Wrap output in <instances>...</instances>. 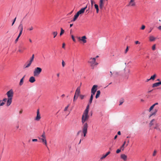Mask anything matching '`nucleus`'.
<instances>
[{
  "label": "nucleus",
  "mask_w": 161,
  "mask_h": 161,
  "mask_svg": "<svg viewBox=\"0 0 161 161\" xmlns=\"http://www.w3.org/2000/svg\"><path fill=\"white\" fill-rule=\"evenodd\" d=\"M88 113L84 112L82 116L81 122L83 124V126L82 127V131L81 130H79L77 133V135H79V134L81 133V136L85 137L86 134L87 132V129L88 127V124L87 123H85L89 118V116L88 115Z\"/></svg>",
  "instance_id": "nucleus-1"
},
{
  "label": "nucleus",
  "mask_w": 161,
  "mask_h": 161,
  "mask_svg": "<svg viewBox=\"0 0 161 161\" xmlns=\"http://www.w3.org/2000/svg\"><path fill=\"white\" fill-rule=\"evenodd\" d=\"M42 71V69L40 67H36L34 69L33 71L34 76H38Z\"/></svg>",
  "instance_id": "nucleus-2"
},
{
  "label": "nucleus",
  "mask_w": 161,
  "mask_h": 161,
  "mask_svg": "<svg viewBox=\"0 0 161 161\" xmlns=\"http://www.w3.org/2000/svg\"><path fill=\"white\" fill-rule=\"evenodd\" d=\"M96 60L95 58H91L88 61V63L90 64L91 66L92 67V69L94 68L95 65L98 64V63L96 62Z\"/></svg>",
  "instance_id": "nucleus-3"
},
{
  "label": "nucleus",
  "mask_w": 161,
  "mask_h": 161,
  "mask_svg": "<svg viewBox=\"0 0 161 161\" xmlns=\"http://www.w3.org/2000/svg\"><path fill=\"white\" fill-rule=\"evenodd\" d=\"M98 86L97 85H94L91 89V95H94L97 90Z\"/></svg>",
  "instance_id": "nucleus-4"
},
{
  "label": "nucleus",
  "mask_w": 161,
  "mask_h": 161,
  "mask_svg": "<svg viewBox=\"0 0 161 161\" xmlns=\"http://www.w3.org/2000/svg\"><path fill=\"white\" fill-rule=\"evenodd\" d=\"M6 94L7 95L8 98H12L14 94L13 90L12 89L10 90L7 92Z\"/></svg>",
  "instance_id": "nucleus-5"
},
{
  "label": "nucleus",
  "mask_w": 161,
  "mask_h": 161,
  "mask_svg": "<svg viewBox=\"0 0 161 161\" xmlns=\"http://www.w3.org/2000/svg\"><path fill=\"white\" fill-rule=\"evenodd\" d=\"M26 49V47L23 46H20L19 47V50L18 52L20 53H22L23 52L24 50Z\"/></svg>",
  "instance_id": "nucleus-6"
},
{
  "label": "nucleus",
  "mask_w": 161,
  "mask_h": 161,
  "mask_svg": "<svg viewBox=\"0 0 161 161\" xmlns=\"http://www.w3.org/2000/svg\"><path fill=\"white\" fill-rule=\"evenodd\" d=\"M87 8V5L86 6L83 8H81L79 11H78L77 13H78L79 14H83L84 13L86 9Z\"/></svg>",
  "instance_id": "nucleus-7"
},
{
  "label": "nucleus",
  "mask_w": 161,
  "mask_h": 161,
  "mask_svg": "<svg viewBox=\"0 0 161 161\" xmlns=\"http://www.w3.org/2000/svg\"><path fill=\"white\" fill-rule=\"evenodd\" d=\"M136 5V3L135 0H130L127 5L128 6H135Z\"/></svg>",
  "instance_id": "nucleus-8"
},
{
  "label": "nucleus",
  "mask_w": 161,
  "mask_h": 161,
  "mask_svg": "<svg viewBox=\"0 0 161 161\" xmlns=\"http://www.w3.org/2000/svg\"><path fill=\"white\" fill-rule=\"evenodd\" d=\"M41 118V115L40 114L39 110L38 109L37 111V116L35 119L36 120L38 121Z\"/></svg>",
  "instance_id": "nucleus-9"
},
{
  "label": "nucleus",
  "mask_w": 161,
  "mask_h": 161,
  "mask_svg": "<svg viewBox=\"0 0 161 161\" xmlns=\"http://www.w3.org/2000/svg\"><path fill=\"white\" fill-rule=\"evenodd\" d=\"M80 93V87L79 86L77 88L75 91V95H76L77 96H78Z\"/></svg>",
  "instance_id": "nucleus-10"
},
{
  "label": "nucleus",
  "mask_w": 161,
  "mask_h": 161,
  "mask_svg": "<svg viewBox=\"0 0 161 161\" xmlns=\"http://www.w3.org/2000/svg\"><path fill=\"white\" fill-rule=\"evenodd\" d=\"M104 0H100L99 3L100 8L102 9L104 6Z\"/></svg>",
  "instance_id": "nucleus-11"
},
{
  "label": "nucleus",
  "mask_w": 161,
  "mask_h": 161,
  "mask_svg": "<svg viewBox=\"0 0 161 161\" xmlns=\"http://www.w3.org/2000/svg\"><path fill=\"white\" fill-rule=\"evenodd\" d=\"M12 98H8L7 101V105L8 106H9L12 102Z\"/></svg>",
  "instance_id": "nucleus-12"
},
{
  "label": "nucleus",
  "mask_w": 161,
  "mask_h": 161,
  "mask_svg": "<svg viewBox=\"0 0 161 161\" xmlns=\"http://www.w3.org/2000/svg\"><path fill=\"white\" fill-rule=\"evenodd\" d=\"M36 81L35 78L33 76H31L30 78L29 81L31 83H33Z\"/></svg>",
  "instance_id": "nucleus-13"
},
{
  "label": "nucleus",
  "mask_w": 161,
  "mask_h": 161,
  "mask_svg": "<svg viewBox=\"0 0 161 161\" xmlns=\"http://www.w3.org/2000/svg\"><path fill=\"white\" fill-rule=\"evenodd\" d=\"M86 36H83L81 38V41H82L84 43H85L86 42Z\"/></svg>",
  "instance_id": "nucleus-14"
},
{
  "label": "nucleus",
  "mask_w": 161,
  "mask_h": 161,
  "mask_svg": "<svg viewBox=\"0 0 161 161\" xmlns=\"http://www.w3.org/2000/svg\"><path fill=\"white\" fill-rule=\"evenodd\" d=\"M110 152H108L106 153L104 155H103V156H102L101 158V159H103L105 158L110 153Z\"/></svg>",
  "instance_id": "nucleus-15"
},
{
  "label": "nucleus",
  "mask_w": 161,
  "mask_h": 161,
  "mask_svg": "<svg viewBox=\"0 0 161 161\" xmlns=\"http://www.w3.org/2000/svg\"><path fill=\"white\" fill-rule=\"evenodd\" d=\"M121 158L124 161L126 160L127 158V156L124 154H121Z\"/></svg>",
  "instance_id": "nucleus-16"
},
{
  "label": "nucleus",
  "mask_w": 161,
  "mask_h": 161,
  "mask_svg": "<svg viewBox=\"0 0 161 161\" xmlns=\"http://www.w3.org/2000/svg\"><path fill=\"white\" fill-rule=\"evenodd\" d=\"M158 104V103H156L155 104L153 105L149 108V111H151L154 107L156 105H157Z\"/></svg>",
  "instance_id": "nucleus-17"
},
{
  "label": "nucleus",
  "mask_w": 161,
  "mask_h": 161,
  "mask_svg": "<svg viewBox=\"0 0 161 161\" xmlns=\"http://www.w3.org/2000/svg\"><path fill=\"white\" fill-rule=\"evenodd\" d=\"M159 125L158 123H156L155 124V125L154 127V129H156L157 130H159L160 129L159 128Z\"/></svg>",
  "instance_id": "nucleus-18"
},
{
  "label": "nucleus",
  "mask_w": 161,
  "mask_h": 161,
  "mask_svg": "<svg viewBox=\"0 0 161 161\" xmlns=\"http://www.w3.org/2000/svg\"><path fill=\"white\" fill-rule=\"evenodd\" d=\"M39 139L42 140V142L46 146H47V142L46 138H39Z\"/></svg>",
  "instance_id": "nucleus-19"
},
{
  "label": "nucleus",
  "mask_w": 161,
  "mask_h": 161,
  "mask_svg": "<svg viewBox=\"0 0 161 161\" xmlns=\"http://www.w3.org/2000/svg\"><path fill=\"white\" fill-rule=\"evenodd\" d=\"M79 15L80 14H78V13H77L75 15L73 21H75L78 17Z\"/></svg>",
  "instance_id": "nucleus-20"
},
{
  "label": "nucleus",
  "mask_w": 161,
  "mask_h": 161,
  "mask_svg": "<svg viewBox=\"0 0 161 161\" xmlns=\"http://www.w3.org/2000/svg\"><path fill=\"white\" fill-rule=\"evenodd\" d=\"M25 77V75H24L23 77L20 80V81L19 82V85L20 86H22L23 83V81H24V78Z\"/></svg>",
  "instance_id": "nucleus-21"
},
{
  "label": "nucleus",
  "mask_w": 161,
  "mask_h": 161,
  "mask_svg": "<svg viewBox=\"0 0 161 161\" xmlns=\"http://www.w3.org/2000/svg\"><path fill=\"white\" fill-rule=\"evenodd\" d=\"M100 94V91L99 90H98L97 91V94L96 95V98H97L99 97Z\"/></svg>",
  "instance_id": "nucleus-22"
},
{
  "label": "nucleus",
  "mask_w": 161,
  "mask_h": 161,
  "mask_svg": "<svg viewBox=\"0 0 161 161\" xmlns=\"http://www.w3.org/2000/svg\"><path fill=\"white\" fill-rule=\"evenodd\" d=\"M93 95H91V96L88 102V104H91L92 103L93 98Z\"/></svg>",
  "instance_id": "nucleus-23"
},
{
  "label": "nucleus",
  "mask_w": 161,
  "mask_h": 161,
  "mask_svg": "<svg viewBox=\"0 0 161 161\" xmlns=\"http://www.w3.org/2000/svg\"><path fill=\"white\" fill-rule=\"evenodd\" d=\"M18 29H20V31H22L23 30V25L21 23H20L19 27H18Z\"/></svg>",
  "instance_id": "nucleus-24"
},
{
  "label": "nucleus",
  "mask_w": 161,
  "mask_h": 161,
  "mask_svg": "<svg viewBox=\"0 0 161 161\" xmlns=\"http://www.w3.org/2000/svg\"><path fill=\"white\" fill-rule=\"evenodd\" d=\"M155 40V38L153 36H151L149 37V40L150 41L152 42L154 41Z\"/></svg>",
  "instance_id": "nucleus-25"
},
{
  "label": "nucleus",
  "mask_w": 161,
  "mask_h": 161,
  "mask_svg": "<svg viewBox=\"0 0 161 161\" xmlns=\"http://www.w3.org/2000/svg\"><path fill=\"white\" fill-rule=\"evenodd\" d=\"M90 104L88 103L86 109L84 110V112L88 113L89 111V105Z\"/></svg>",
  "instance_id": "nucleus-26"
},
{
  "label": "nucleus",
  "mask_w": 161,
  "mask_h": 161,
  "mask_svg": "<svg viewBox=\"0 0 161 161\" xmlns=\"http://www.w3.org/2000/svg\"><path fill=\"white\" fill-rule=\"evenodd\" d=\"M90 104L88 103L86 109L84 110V112L88 113L89 111V105Z\"/></svg>",
  "instance_id": "nucleus-27"
},
{
  "label": "nucleus",
  "mask_w": 161,
  "mask_h": 161,
  "mask_svg": "<svg viewBox=\"0 0 161 161\" xmlns=\"http://www.w3.org/2000/svg\"><path fill=\"white\" fill-rule=\"evenodd\" d=\"M58 34V32L56 31H53L52 32V34L53 36V38H55L57 36Z\"/></svg>",
  "instance_id": "nucleus-28"
},
{
  "label": "nucleus",
  "mask_w": 161,
  "mask_h": 161,
  "mask_svg": "<svg viewBox=\"0 0 161 161\" xmlns=\"http://www.w3.org/2000/svg\"><path fill=\"white\" fill-rule=\"evenodd\" d=\"M61 31L60 33V36H61L64 32V31L63 29L62 28L60 29Z\"/></svg>",
  "instance_id": "nucleus-29"
},
{
  "label": "nucleus",
  "mask_w": 161,
  "mask_h": 161,
  "mask_svg": "<svg viewBox=\"0 0 161 161\" xmlns=\"http://www.w3.org/2000/svg\"><path fill=\"white\" fill-rule=\"evenodd\" d=\"M27 63H28L27 64V65H26V66L25 67V68L29 67L31 65L32 62H31V61H27Z\"/></svg>",
  "instance_id": "nucleus-30"
},
{
  "label": "nucleus",
  "mask_w": 161,
  "mask_h": 161,
  "mask_svg": "<svg viewBox=\"0 0 161 161\" xmlns=\"http://www.w3.org/2000/svg\"><path fill=\"white\" fill-rule=\"evenodd\" d=\"M159 86V85L158 83V82H157V83H154L153 84L152 87H155L158 86Z\"/></svg>",
  "instance_id": "nucleus-31"
},
{
  "label": "nucleus",
  "mask_w": 161,
  "mask_h": 161,
  "mask_svg": "<svg viewBox=\"0 0 161 161\" xmlns=\"http://www.w3.org/2000/svg\"><path fill=\"white\" fill-rule=\"evenodd\" d=\"M126 143V142L125 141L124 142L123 144V145L121 146L120 149H122V151H123L124 148V146Z\"/></svg>",
  "instance_id": "nucleus-32"
},
{
  "label": "nucleus",
  "mask_w": 161,
  "mask_h": 161,
  "mask_svg": "<svg viewBox=\"0 0 161 161\" xmlns=\"http://www.w3.org/2000/svg\"><path fill=\"white\" fill-rule=\"evenodd\" d=\"M155 120L154 119L152 120L151 121V122H150V123L149 124L150 126H152L153 125V123H154V122H155Z\"/></svg>",
  "instance_id": "nucleus-33"
},
{
  "label": "nucleus",
  "mask_w": 161,
  "mask_h": 161,
  "mask_svg": "<svg viewBox=\"0 0 161 161\" xmlns=\"http://www.w3.org/2000/svg\"><path fill=\"white\" fill-rule=\"evenodd\" d=\"M156 76V75L155 74L153 75L151 77L150 79L152 80H154Z\"/></svg>",
  "instance_id": "nucleus-34"
},
{
  "label": "nucleus",
  "mask_w": 161,
  "mask_h": 161,
  "mask_svg": "<svg viewBox=\"0 0 161 161\" xmlns=\"http://www.w3.org/2000/svg\"><path fill=\"white\" fill-rule=\"evenodd\" d=\"M34 55L33 54L32 55V57H31V58L30 60V61H31V62H32L34 60Z\"/></svg>",
  "instance_id": "nucleus-35"
},
{
  "label": "nucleus",
  "mask_w": 161,
  "mask_h": 161,
  "mask_svg": "<svg viewBox=\"0 0 161 161\" xmlns=\"http://www.w3.org/2000/svg\"><path fill=\"white\" fill-rule=\"evenodd\" d=\"M5 103L2 100H0V106H3Z\"/></svg>",
  "instance_id": "nucleus-36"
},
{
  "label": "nucleus",
  "mask_w": 161,
  "mask_h": 161,
  "mask_svg": "<svg viewBox=\"0 0 161 161\" xmlns=\"http://www.w3.org/2000/svg\"><path fill=\"white\" fill-rule=\"evenodd\" d=\"M157 109H155L154 110V112L153 113L151 114L150 115V117H151V116H152V115H153L154 114H155L156 113V112H157Z\"/></svg>",
  "instance_id": "nucleus-37"
},
{
  "label": "nucleus",
  "mask_w": 161,
  "mask_h": 161,
  "mask_svg": "<svg viewBox=\"0 0 161 161\" xmlns=\"http://www.w3.org/2000/svg\"><path fill=\"white\" fill-rule=\"evenodd\" d=\"M41 137H42V138H46V136H45V132H43V133L41 135Z\"/></svg>",
  "instance_id": "nucleus-38"
},
{
  "label": "nucleus",
  "mask_w": 161,
  "mask_h": 161,
  "mask_svg": "<svg viewBox=\"0 0 161 161\" xmlns=\"http://www.w3.org/2000/svg\"><path fill=\"white\" fill-rule=\"evenodd\" d=\"M62 66L63 67H64L65 65V63L63 60H62Z\"/></svg>",
  "instance_id": "nucleus-39"
},
{
  "label": "nucleus",
  "mask_w": 161,
  "mask_h": 161,
  "mask_svg": "<svg viewBox=\"0 0 161 161\" xmlns=\"http://www.w3.org/2000/svg\"><path fill=\"white\" fill-rule=\"evenodd\" d=\"M156 45L155 44L153 45L152 47V49L153 50H155V49H156Z\"/></svg>",
  "instance_id": "nucleus-40"
},
{
  "label": "nucleus",
  "mask_w": 161,
  "mask_h": 161,
  "mask_svg": "<svg viewBox=\"0 0 161 161\" xmlns=\"http://www.w3.org/2000/svg\"><path fill=\"white\" fill-rule=\"evenodd\" d=\"M78 96H77L76 95H75L74 97V101H75V100H76Z\"/></svg>",
  "instance_id": "nucleus-41"
},
{
  "label": "nucleus",
  "mask_w": 161,
  "mask_h": 161,
  "mask_svg": "<svg viewBox=\"0 0 161 161\" xmlns=\"http://www.w3.org/2000/svg\"><path fill=\"white\" fill-rule=\"evenodd\" d=\"M156 153H157V151L156 150H154L153 153V156H155L156 154Z\"/></svg>",
  "instance_id": "nucleus-42"
},
{
  "label": "nucleus",
  "mask_w": 161,
  "mask_h": 161,
  "mask_svg": "<svg viewBox=\"0 0 161 161\" xmlns=\"http://www.w3.org/2000/svg\"><path fill=\"white\" fill-rule=\"evenodd\" d=\"M80 97L81 99H82L84 98V96L83 95H80Z\"/></svg>",
  "instance_id": "nucleus-43"
},
{
  "label": "nucleus",
  "mask_w": 161,
  "mask_h": 161,
  "mask_svg": "<svg viewBox=\"0 0 161 161\" xmlns=\"http://www.w3.org/2000/svg\"><path fill=\"white\" fill-rule=\"evenodd\" d=\"M69 107V105H68L67 106H66V107H65V108H64V111H66L67 110Z\"/></svg>",
  "instance_id": "nucleus-44"
},
{
  "label": "nucleus",
  "mask_w": 161,
  "mask_h": 161,
  "mask_svg": "<svg viewBox=\"0 0 161 161\" xmlns=\"http://www.w3.org/2000/svg\"><path fill=\"white\" fill-rule=\"evenodd\" d=\"M95 8L96 9H97L98 8V5L97 4H95L94 5Z\"/></svg>",
  "instance_id": "nucleus-45"
},
{
  "label": "nucleus",
  "mask_w": 161,
  "mask_h": 161,
  "mask_svg": "<svg viewBox=\"0 0 161 161\" xmlns=\"http://www.w3.org/2000/svg\"><path fill=\"white\" fill-rule=\"evenodd\" d=\"M71 38H72L73 41L74 42H75V40L74 38V36L73 35H71Z\"/></svg>",
  "instance_id": "nucleus-46"
},
{
  "label": "nucleus",
  "mask_w": 161,
  "mask_h": 161,
  "mask_svg": "<svg viewBox=\"0 0 161 161\" xmlns=\"http://www.w3.org/2000/svg\"><path fill=\"white\" fill-rule=\"evenodd\" d=\"M120 103L119 104V105H121L124 102V101L123 100H120L119 102Z\"/></svg>",
  "instance_id": "nucleus-47"
},
{
  "label": "nucleus",
  "mask_w": 161,
  "mask_h": 161,
  "mask_svg": "<svg viewBox=\"0 0 161 161\" xmlns=\"http://www.w3.org/2000/svg\"><path fill=\"white\" fill-rule=\"evenodd\" d=\"M121 152V149H118L116 150V153H119Z\"/></svg>",
  "instance_id": "nucleus-48"
},
{
  "label": "nucleus",
  "mask_w": 161,
  "mask_h": 161,
  "mask_svg": "<svg viewBox=\"0 0 161 161\" xmlns=\"http://www.w3.org/2000/svg\"><path fill=\"white\" fill-rule=\"evenodd\" d=\"M145 26L144 25H142L141 27V29L143 30L145 29Z\"/></svg>",
  "instance_id": "nucleus-49"
},
{
  "label": "nucleus",
  "mask_w": 161,
  "mask_h": 161,
  "mask_svg": "<svg viewBox=\"0 0 161 161\" xmlns=\"http://www.w3.org/2000/svg\"><path fill=\"white\" fill-rule=\"evenodd\" d=\"M19 36H18L16 38V39H15V43H16L17 41H18V40H19Z\"/></svg>",
  "instance_id": "nucleus-50"
},
{
  "label": "nucleus",
  "mask_w": 161,
  "mask_h": 161,
  "mask_svg": "<svg viewBox=\"0 0 161 161\" xmlns=\"http://www.w3.org/2000/svg\"><path fill=\"white\" fill-rule=\"evenodd\" d=\"M91 1L92 5H93V4L95 3V2L93 0H91Z\"/></svg>",
  "instance_id": "nucleus-51"
},
{
  "label": "nucleus",
  "mask_w": 161,
  "mask_h": 161,
  "mask_svg": "<svg viewBox=\"0 0 161 161\" xmlns=\"http://www.w3.org/2000/svg\"><path fill=\"white\" fill-rule=\"evenodd\" d=\"M128 47H127L126 48V49L125 51V53H126L127 52H128Z\"/></svg>",
  "instance_id": "nucleus-52"
},
{
  "label": "nucleus",
  "mask_w": 161,
  "mask_h": 161,
  "mask_svg": "<svg viewBox=\"0 0 161 161\" xmlns=\"http://www.w3.org/2000/svg\"><path fill=\"white\" fill-rule=\"evenodd\" d=\"M135 43L136 44H140V42H139L138 41H136L135 42Z\"/></svg>",
  "instance_id": "nucleus-53"
},
{
  "label": "nucleus",
  "mask_w": 161,
  "mask_h": 161,
  "mask_svg": "<svg viewBox=\"0 0 161 161\" xmlns=\"http://www.w3.org/2000/svg\"><path fill=\"white\" fill-rule=\"evenodd\" d=\"M38 141L37 140V139H32V141L33 142H36Z\"/></svg>",
  "instance_id": "nucleus-54"
},
{
  "label": "nucleus",
  "mask_w": 161,
  "mask_h": 161,
  "mask_svg": "<svg viewBox=\"0 0 161 161\" xmlns=\"http://www.w3.org/2000/svg\"><path fill=\"white\" fill-rule=\"evenodd\" d=\"M22 31H20V32L19 33V34L18 36L20 37V36L21 35L22 33Z\"/></svg>",
  "instance_id": "nucleus-55"
},
{
  "label": "nucleus",
  "mask_w": 161,
  "mask_h": 161,
  "mask_svg": "<svg viewBox=\"0 0 161 161\" xmlns=\"http://www.w3.org/2000/svg\"><path fill=\"white\" fill-rule=\"evenodd\" d=\"M16 18H15L14 19V21H13V23H12V25L14 24V22H15V20H16Z\"/></svg>",
  "instance_id": "nucleus-56"
},
{
  "label": "nucleus",
  "mask_w": 161,
  "mask_h": 161,
  "mask_svg": "<svg viewBox=\"0 0 161 161\" xmlns=\"http://www.w3.org/2000/svg\"><path fill=\"white\" fill-rule=\"evenodd\" d=\"M33 27L32 26H31L30 28H29L28 29V30H29V31H31L33 29Z\"/></svg>",
  "instance_id": "nucleus-57"
},
{
  "label": "nucleus",
  "mask_w": 161,
  "mask_h": 161,
  "mask_svg": "<svg viewBox=\"0 0 161 161\" xmlns=\"http://www.w3.org/2000/svg\"><path fill=\"white\" fill-rule=\"evenodd\" d=\"M65 44L64 43H63L62 44V48H65Z\"/></svg>",
  "instance_id": "nucleus-58"
},
{
  "label": "nucleus",
  "mask_w": 161,
  "mask_h": 161,
  "mask_svg": "<svg viewBox=\"0 0 161 161\" xmlns=\"http://www.w3.org/2000/svg\"><path fill=\"white\" fill-rule=\"evenodd\" d=\"M7 100V99L6 98H4V99H3V101H3H3H4V102H5V101H6Z\"/></svg>",
  "instance_id": "nucleus-59"
},
{
  "label": "nucleus",
  "mask_w": 161,
  "mask_h": 161,
  "mask_svg": "<svg viewBox=\"0 0 161 161\" xmlns=\"http://www.w3.org/2000/svg\"><path fill=\"white\" fill-rule=\"evenodd\" d=\"M22 112H23V110H21L19 111V114H21L22 113Z\"/></svg>",
  "instance_id": "nucleus-60"
},
{
  "label": "nucleus",
  "mask_w": 161,
  "mask_h": 161,
  "mask_svg": "<svg viewBox=\"0 0 161 161\" xmlns=\"http://www.w3.org/2000/svg\"><path fill=\"white\" fill-rule=\"evenodd\" d=\"M118 134L119 135H121V132L120 131H119L118 132Z\"/></svg>",
  "instance_id": "nucleus-61"
},
{
  "label": "nucleus",
  "mask_w": 161,
  "mask_h": 161,
  "mask_svg": "<svg viewBox=\"0 0 161 161\" xmlns=\"http://www.w3.org/2000/svg\"><path fill=\"white\" fill-rule=\"evenodd\" d=\"M110 77H112V75H113L112 71H110Z\"/></svg>",
  "instance_id": "nucleus-62"
},
{
  "label": "nucleus",
  "mask_w": 161,
  "mask_h": 161,
  "mask_svg": "<svg viewBox=\"0 0 161 161\" xmlns=\"http://www.w3.org/2000/svg\"><path fill=\"white\" fill-rule=\"evenodd\" d=\"M77 38L79 41H81V38L80 37H78Z\"/></svg>",
  "instance_id": "nucleus-63"
},
{
  "label": "nucleus",
  "mask_w": 161,
  "mask_h": 161,
  "mask_svg": "<svg viewBox=\"0 0 161 161\" xmlns=\"http://www.w3.org/2000/svg\"><path fill=\"white\" fill-rule=\"evenodd\" d=\"M158 28L159 29V30H161V26H159Z\"/></svg>",
  "instance_id": "nucleus-64"
}]
</instances>
